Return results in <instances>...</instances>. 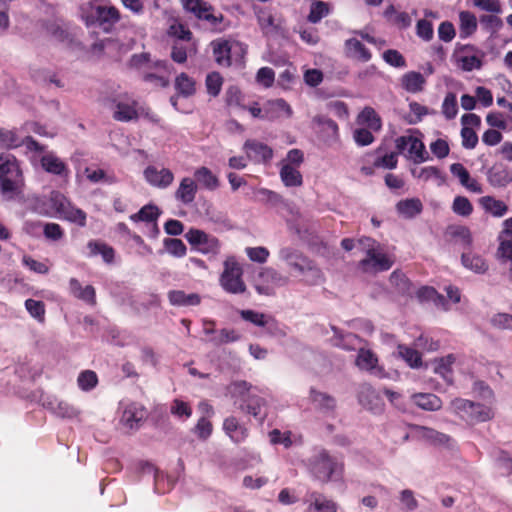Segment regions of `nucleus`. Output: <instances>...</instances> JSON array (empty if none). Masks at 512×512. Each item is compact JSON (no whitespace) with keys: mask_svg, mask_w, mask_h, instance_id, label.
Returning a JSON list of instances; mask_svg holds the SVG:
<instances>
[{"mask_svg":"<svg viewBox=\"0 0 512 512\" xmlns=\"http://www.w3.org/2000/svg\"><path fill=\"white\" fill-rule=\"evenodd\" d=\"M278 257L289 269L290 276H304L305 282L310 285L318 284L323 280L321 270L299 250L284 247L279 250Z\"/></svg>","mask_w":512,"mask_h":512,"instance_id":"nucleus-1","label":"nucleus"},{"mask_svg":"<svg viewBox=\"0 0 512 512\" xmlns=\"http://www.w3.org/2000/svg\"><path fill=\"white\" fill-rule=\"evenodd\" d=\"M254 390L252 385L246 381H236L230 386L232 396L238 398L241 402L240 409L262 422L266 416L262 413V408L265 406L266 402L263 398L255 394Z\"/></svg>","mask_w":512,"mask_h":512,"instance_id":"nucleus-2","label":"nucleus"},{"mask_svg":"<svg viewBox=\"0 0 512 512\" xmlns=\"http://www.w3.org/2000/svg\"><path fill=\"white\" fill-rule=\"evenodd\" d=\"M448 410L469 424L485 422L493 417L490 407L463 398L453 399Z\"/></svg>","mask_w":512,"mask_h":512,"instance_id":"nucleus-3","label":"nucleus"},{"mask_svg":"<svg viewBox=\"0 0 512 512\" xmlns=\"http://www.w3.org/2000/svg\"><path fill=\"white\" fill-rule=\"evenodd\" d=\"M308 468L314 478L322 482L337 480L343 473V464L331 457L325 450L309 459Z\"/></svg>","mask_w":512,"mask_h":512,"instance_id":"nucleus-4","label":"nucleus"},{"mask_svg":"<svg viewBox=\"0 0 512 512\" xmlns=\"http://www.w3.org/2000/svg\"><path fill=\"white\" fill-rule=\"evenodd\" d=\"M219 284L229 294L238 295L246 291L247 287L243 280V268L235 256H228L224 260Z\"/></svg>","mask_w":512,"mask_h":512,"instance_id":"nucleus-5","label":"nucleus"},{"mask_svg":"<svg viewBox=\"0 0 512 512\" xmlns=\"http://www.w3.org/2000/svg\"><path fill=\"white\" fill-rule=\"evenodd\" d=\"M359 243L366 249V256L358 266L365 273H377L389 270L393 261L376 246V242L371 238H363Z\"/></svg>","mask_w":512,"mask_h":512,"instance_id":"nucleus-6","label":"nucleus"},{"mask_svg":"<svg viewBox=\"0 0 512 512\" xmlns=\"http://www.w3.org/2000/svg\"><path fill=\"white\" fill-rule=\"evenodd\" d=\"M82 13L87 23L113 25L120 20L119 10L108 0H90L82 7Z\"/></svg>","mask_w":512,"mask_h":512,"instance_id":"nucleus-7","label":"nucleus"},{"mask_svg":"<svg viewBox=\"0 0 512 512\" xmlns=\"http://www.w3.org/2000/svg\"><path fill=\"white\" fill-rule=\"evenodd\" d=\"M22 182V172L16 157L10 153L0 154V188L3 193L17 191Z\"/></svg>","mask_w":512,"mask_h":512,"instance_id":"nucleus-8","label":"nucleus"},{"mask_svg":"<svg viewBox=\"0 0 512 512\" xmlns=\"http://www.w3.org/2000/svg\"><path fill=\"white\" fill-rule=\"evenodd\" d=\"M290 283V276L284 275L272 267H263L255 277L254 287L261 295H274L279 287Z\"/></svg>","mask_w":512,"mask_h":512,"instance_id":"nucleus-9","label":"nucleus"},{"mask_svg":"<svg viewBox=\"0 0 512 512\" xmlns=\"http://www.w3.org/2000/svg\"><path fill=\"white\" fill-rule=\"evenodd\" d=\"M180 1L187 12L193 14L198 20L209 23L212 27H217L224 19L223 14L216 13L214 7L205 0Z\"/></svg>","mask_w":512,"mask_h":512,"instance_id":"nucleus-10","label":"nucleus"},{"mask_svg":"<svg viewBox=\"0 0 512 512\" xmlns=\"http://www.w3.org/2000/svg\"><path fill=\"white\" fill-rule=\"evenodd\" d=\"M395 145L400 153L407 152L406 157L414 163H422L428 160V153L423 142L413 135H403L395 140Z\"/></svg>","mask_w":512,"mask_h":512,"instance_id":"nucleus-11","label":"nucleus"},{"mask_svg":"<svg viewBox=\"0 0 512 512\" xmlns=\"http://www.w3.org/2000/svg\"><path fill=\"white\" fill-rule=\"evenodd\" d=\"M185 238L190 245L197 247L198 251L203 254L216 255L220 252L221 243L218 238L203 230L191 228L186 232Z\"/></svg>","mask_w":512,"mask_h":512,"instance_id":"nucleus-12","label":"nucleus"},{"mask_svg":"<svg viewBox=\"0 0 512 512\" xmlns=\"http://www.w3.org/2000/svg\"><path fill=\"white\" fill-rule=\"evenodd\" d=\"M115 110L113 118L120 122H129L137 120L140 115L141 107L139 103L128 94L119 95L114 99Z\"/></svg>","mask_w":512,"mask_h":512,"instance_id":"nucleus-13","label":"nucleus"},{"mask_svg":"<svg viewBox=\"0 0 512 512\" xmlns=\"http://www.w3.org/2000/svg\"><path fill=\"white\" fill-rule=\"evenodd\" d=\"M355 364L360 370L367 371L378 378L386 377L384 369L378 366L377 356L369 349L358 350Z\"/></svg>","mask_w":512,"mask_h":512,"instance_id":"nucleus-14","label":"nucleus"},{"mask_svg":"<svg viewBox=\"0 0 512 512\" xmlns=\"http://www.w3.org/2000/svg\"><path fill=\"white\" fill-rule=\"evenodd\" d=\"M359 403L373 413L383 410L384 403L378 392L369 384H363L358 394Z\"/></svg>","mask_w":512,"mask_h":512,"instance_id":"nucleus-15","label":"nucleus"},{"mask_svg":"<svg viewBox=\"0 0 512 512\" xmlns=\"http://www.w3.org/2000/svg\"><path fill=\"white\" fill-rule=\"evenodd\" d=\"M243 149L247 158L254 163L267 162L273 156V150L268 145L256 140H247Z\"/></svg>","mask_w":512,"mask_h":512,"instance_id":"nucleus-16","label":"nucleus"},{"mask_svg":"<svg viewBox=\"0 0 512 512\" xmlns=\"http://www.w3.org/2000/svg\"><path fill=\"white\" fill-rule=\"evenodd\" d=\"M143 174L150 185L161 189L169 187L174 180V174L167 168L159 170L155 166H148Z\"/></svg>","mask_w":512,"mask_h":512,"instance_id":"nucleus-17","label":"nucleus"},{"mask_svg":"<svg viewBox=\"0 0 512 512\" xmlns=\"http://www.w3.org/2000/svg\"><path fill=\"white\" fill-rule=\"evenodd\" d=\"M487 181L494 188H504L512 183L509 168L502 163L491 166L487 171Z\"/></svg>","mask_w":512,"mask_h":512,"instance_id":"nucleus-18","label":"nucleus"},{"mask_svg":"<svg viewBox=\"0 0 512 512\" xmlns=\"http://www.w3.org/2000/svg\"><path fill=\"white\" fill-rule=\"evenodd\" d=\"M197 191V182L190 177H184L181 179L179 186L174 193V197L181 204L190 205L194 202Z\"/></svg>","mask_w":512,"mask_h":512,"instance_id":"nucleus-19","label":"nucleus"},{"mask_svg":"<svg viewBox=\"0 0 512 512\" xmlns=\"http://www.w3.org/2000/svg\"><path fill=\"white\" fill-rule=\"evenodd\" d=\"M451 174L458 178L460 184L467 190L474 193H482V185L474 178L470 176L469 171L461 163H453L450 165Z\"/></svg>","mask_w":512,"mask_h":512,"instance_id":"nucleus-20","label":"nucleus"},{"mask_svg":"<svg viewBox=\"0 0 512 512\" xmlns=\"http://www.w3.org/2000/svg\"><path fill=\"white\" fill-rule=\"evenodd\" d=\"M40 163L47 173L60 177H67L69 175L67 164L53 152L44 154L40 159Z\"/></svg>","mask_w":512,"mask_h":512,"instance_id":"nucleus-21","label":"nucleus"},{"mask_svg":"<svg viewBox=\"0 0 512 512\" xmlns=\"http://www.w3.org/2000/svg\"><path fill=\"white\" fill-rule=\"evenodd\" d=\"M122 47L123 46L119 43V41L111 38H106L97 41L92 45V53L98 56L104 54L111 58L119 59V51L122 49Z\"/></svg>","mask_w":512,"mask_h":512,"instance_id":"nucleus-22","label":"nucleus"},{"mask_svg":"<svg viewBox=\"0 0 512 512\" xmlns=\"http://www.w3.org/2000/svg\"><path fill=\"white\" fill-rule=\"evenodd\" d=\"M147 417V412L143 406L139 404H130L128 405L122 416V421L129 428H137L139 424L144 421Z\"/></svg>","mask_w":512,"mask_h":512,"instance_id":"nucleus-23","label":"nucleus"},{"mask_svg":"<svg viewBox=\"0 0 512 512\" xmlns=\"http://www.w3.org/2000/svg\"><path fill=\"white\" fill-rule=\"evenodd\" d=\"M223 429L234 443L244 442L248 437V429L244 425H240L233 416L224 420Z\"/></svg>","mask_w":512,"mask_h":512,"instance_id":"nucleus-24","label":"nucleus"},{"mask_svg":"<svg viewBox=\"0 0 512 512\" xmlns=\"http://www.w3.org/2000/svg\"><path fill=\"white\" fill-rule=\"evenodd\" d=\"M459 17V36L466 39L472 36L478 28V21L474 13L471 11H460Z\"/></svg>","mask_w":512,"mask_h":512,"instance_id":"nucleus-25","label":"nucleus"},{"mask_svg":"<svg viewBox=\"0 0 512 512\" xmlns=\"http://www.w3.org/2000/svg\"><path fill=\"white\" fill-rule=\"evenodd\" d=\"M161 214L160 209L153 205H144L137 213L130 215V220L133 222H146L152 223L156 233H158L157 220Z\"/></svg>","mask_w":512,"mask_h":512,"instance_id":"nucleus-26","label":"nucleus"},{"mask_svg":"<svg viewBox=\"0 0 512 512\" xmlns=\"http://www.w3.org/2000/svg\"><path fill=\"white\" fill-rule=\"evenodd\" d=\"M168 299L173 306H197L201 303V297L197 293H189L182 290H171L168 292Z\"/></svg>","mask_w":512,"mask_h":512,"instance_id":"nucleus-27","label":"nucleus"},{"mask_svg":"<svg viewBox=\"0 0 512 512\" xmlns=\"http://www.w3.org/2000/svg\"><path fill=\"white\" fill-rule=\"evenodd\" d=\"M310 400L314 407L322 412H332L336 408V400L333 396L313 388L310 390Z\"/></svg>","mask_w":512,"mask_h":512,"instance_id":"nucleus-28","label":"nucleus"},{"mask_svg":"<svg viewBox=\"0 0 512 512\" xmlns=\"http://www.w3.org/2000/svg\"><path fill=\"white\" fill-rule=\"evenodd\" d=\"M411 173L413 177L423 182L433 181L437 186H442L445 182V176L442 174L440 169L435 166L412 169Z\"/></svg>","mask_w":512,"mask_h":512,"instance_id":"nucleus-29","label":"nucleus"},{"mask_svg":"<svg viewBox=\"0 0 512 512\" xmlns=\"http://www.w3.org/2000/svg\"><path fill=\"white\" fill-rule=\"evenodd\" d=\"M345 51L349 57L356 58L362 62H368L372 57L370 51L356 38H350L345 41Z\"/></svg>","mask_w":512,"mask_h":512,"instance_id":"nucleus-30","label":"nucleus"},{"mask_svg":"<svg viewBox=\"0 0 512 512\" xmlns=\"http://www.w3.org/2000/svg\"><path fill=\"white\" fill-rule=\"evenodd\" d=\"M480 206L485 212L492 216L500 218L508 212V206L502 200H498L492 196H483L479 199Z\"/></svg>","mask_w":512,"mask_h":512,"instance_id":"nucleus-31","label":"nucleus"},{"mask_svg":"<svg viewBox=\"0 0 512 512\" xmlns=\"http://www.w3.org/2000/svg\"><path fill=\"white\" fill-rule=\"evenodd\" d=\"M194 177L195 181L198 182L202 188L210 191L216 190L220 185L218 177L205 166L197 168L194 172Z\"/></svg>","mask_w":512,"mask_h":512,"instance_id":"nucleus-32","label":"nucleus"},{"mask_svg":"<svg viewBox=\"0 0 512 512\" xmlns=\"http://www.w3.org/2000/svg\"><path fill=\"white\" fill-rule=\"evenodd\" d=\"M413 402L419 408L427 411H437L442 408V400L432 393H418L412 396Z\"/></svg>","mask_w":512,"mask_h":512,"instance_id":"nucleus-33","label":"nucleus"},{"mask_svg":"<svg viewBox=\"0 0 512 512\" xmlns=\"http://www.w3.org/2000/svg\"><path fill=\"white\" fill-rule=\"evenodd\" d=\"M425 78L420 72L410 71L401 78L402 87L410 93H418L423 90Z\"/></svg>","mask_w":512,"mask_h":512,"instance_id":"nucleus-34","label":"nucleus"},{"mask_svg":"<svg viewBox=\"0 0 512 512\" xmlns=\"http://www.w3.org/2000/svg\"><path fill=\"white\" fill-rule=\"evenodd\" d=\"M462 264L465 268L477 274H484L488 270V264L483 257L471 252L463 253Z\"/></svg>","mask_w":512,"mask_h":512,"instance_id":"nucleus-35","label":"nucleus"},{"mask_svg":"<svg viewBox=\"0 0 512 512\" xmlns=\"http://www.w3.org/2000/svg\"><path fill=\"white\" fill-rule=\"evenodd\" d=\"M24 137H21L17 129L0 128V147L15 149L23 145Z\"/></svg>","mask_w":512,"mask_h":512,"instance_id":"nucleus-36","label":"nucleus"},{"mask_svg":"<svg viewBox=\"0 0 512 512\" xmlns=\"http://www.w3.org/2000/svg\"><path fill=\"white\" fill-rule=\"evenodd\" d=\"M280 177L287 187H298L303 183L300 171L290 164H283L280 169Z\"/></svg>","mask_w":512,"mask_h":512,"instance_id":"nucleus-37","label":"nucleus"},{"mask_svg":"<svg viewBox=\"0 0 512 512\" xmlns=\"http://www.w3.org/2000/svg\"><path fill=\"white\" fill-rule=\"evenodd\" d=\"M213 47V55L218 65L229 67L230 66V49L228 40L219 39L211 43Z\"/></svg>","mask_w":512,"mask_h":512,"instance_id":"nucleus-38","label":"nucleus"},{"mask_svg":"<svg viewBox=\"0 0 512 512\" xmlns=\"http://www.w3.org/2000/svg\"><path fill=\"white\" fill-rule=\"evenodd\" d=\"M48 408L58 417L73 418L78 415V410L64 400L54 399L48 402Z\"/></svg>","mask_w":512,"mask_h":512,"instance_id":"nucleus-39","label":"nucleus"},{"mask_svg":"<svg viewBox=\"0 0 512 512\" xmlns=\"http://www.w3.org/2000/svg\"><path fill=\"white\" fill-rule=\"evenodd\" d=\"M399 214L406 218H413L422 211V203L417 198L401 200L396 205Z\"/></svg>","mask_w":512,"mask_h":512,"instance_id":"nucleus-40","label":"nucleus"},{"mask_svg":"<svg viewBox=\"0 0 512 512\" xmlns=\"http://www.w3.org/2000/svg\"><path fill=\"white\" fill-rule=\"evenodd\" d=\"M447 235L455 242L470 247L472 244V234L468 227L462 225L450 226L447 229Z\"/></svg>","mask_w":512,"mask_h":512,"instance_id":"nucleus-41","label":"nucleus"},{"mask_svg":"<svg viewBox=\"0 0 512 512\" xmlns=\"http://www.w3.org/2000/svg\"><path fill=\"white\" fill-rule=\"evenodd\" d=\"M87 248L90 251V256L100 254L103 260L108 264L112 263L114 260V249L103 242L91 240L88 242Z\"/></svg>","mask_w":512,"mask_h":512,"instance_id":"nucleus-42","label":"nucleus"},{"mask_svg":"<svg viewBox=\"0 0 512 512\" xmlns=\"http://www.w3.org/2000/svg\"><path fill=\"white\" fill-rule=\"evenodd\" d=\"M167 35L177 40L189 42L193 34L190 29L177 19H174L167 29Z\"/></svg>","mask_w":512,"mask_h":512,"instance_id":"nucleus-43","label":"nucleus"},{"mask_svg":"<svg viewBox=\"0 0 512 512\" xmlns=\"http://www.w3.org/2000/svg\"><path fill=\"white\" fill-rule=\"evenodd\" d=\"M358 123L368 126L369 129L378 131L381 129V119L371 107H365L358 115Z\"/></svg>","mask_w":512,"mask_h":512,"instance_id":"nucleus-44","label":"nucleus"},{"mask_svg":"<svg viewBox=\"0 0 512 512\" xmlns=\"http://www.w3.org/2000/svg\"><path fill=\"white\" fill-rule=\"evenodd\" d=\"M336 510V503L320 494L313 497L308 508V512H336Z\"/></svg>","mask_w":512,"mask_h":512,"instance_id":"nucleus-45","label":"nucleus"},{"mask_svg":"<svg viewBox=\"0 0 512 512\" xmlns=\"http://www.w3.org/2000/svg\"><path fill=\"white\" fill-rule=\"evenodd\" d=\"M175 89L179 95L189 97L196 91L195 81L186 73H181L175 79Z\"/></svg>","mask_w":512,"mask_h":512,"instance_id":"nucleus-46","label":"nucleus"},{"mask_svg":"<svg viewBox=\"0 0 512 512\" xmlns=\"http://www.w3.org/2000/svg\"><path fill=\"white\" fill-rule=\"evenodd\" d=\"M258 24L265 35H272L278 31V24L274 16L265 10H260L257 13Z\"/></svg>","mask_w":512,"mask_h":512,"instance_id":"nucleus-47","label":"nucleus"},{"mask_svg":"<svg viewBox=\"0 0 512 512\" xmlns=\"http://www.w3.org/2000/svg\"><path fill=\"white\" fill-rule=\"evenodd\" d=\"M417 296L421 301H433L435 305L443 310H448L444 296L437 293L432 287H422L418 290Z\"/></svg>","mask_w":512,"mask_h":512,"instance_id":"nucleus-48","label":"nucleus"},{"mask_svg":"<svg viewBox=\"0 0 512 512\" xmlns=\"http://www.w3.org/2000/svg\"><path fill=\"white\" fill-rule=\"evenodd\" d=\"M398 355L411 367L419 368L422 365V358L416 349L406 345H398Z\"/></svg>","mask_w":512,"mask_h":512,"instance_id":"nucleus-49","label":"nucleus"},{"mask_svg":"<svg viewBox=\"0 0 512 512\" xmlns=\"http://www.w3.org/2000/svg\"><path fill=\"white\" fill-rule=\"evenodd\" d=\"M330 13L329 4L324 1H314L311 4L310 12L308 14V21L310 23L316 24L320 22L324 17H326Z\"/></svg>","mask_w":512,"mask_h":512,"instance_id":"nucleus-50","label":"nucleus"},{"mask_svg":"<svg viewBox=\"0 0 512 512\" xmlns=\"http://www.w3.org/2000/svg\"><path fill=\"white\" fill-rule=\"evenodd\" d=\"M482 29L491 35L496 34L502 27L503 21L498 14H483L479 18Z\"/></svg>","mask_w":512,"mask_h":512,"instance_id":"nucleus-51","label":"nucleus"},{"mask_svg":"<svg viewBox=\"0 0 512 512\" xmlns=\"http://www.w3.org/2000/svg\"><path fill=\"white\" fill-rule=\"evenodd\" d=\"M267 112L272 113V116L279 117L285 115L286 117H291L292 109L290 105L284 99H275L270 100L266 104Z\"/></svg>","mask_w":512,"mask_h":512,"instance_id":"nucleus-52","label":"nucleus"},{"mask_svg":"<svg viewBox=\"0 0 512 512\" xmlns=\"http://www.w3.org/2000/svg\"><path fill=\"white\" fill-rule=\"evenodd\" d=\"M228 45L230 49V66L235 64H240L243 62L244 57L247 53V45L237 41V40H228Z\"/></svg>","mask_w":512,"mask_h":512,"instance_id":"nucleus-53","label":"nucleus"},{"mask_svg":"<svg viewBox=\"0 0 512 512\" xmlns=\"http://www.w3.org/2000/svg\"><path fill=\"white\" fill-rule=\"evenodd\" d=\"M452 211L459 216L468 217L473 212V205L465 196H456L453 200Z\"/></svg>","mask_w":512,"mask_h":512,"instance_id":"nucleus-54","label":"nucleus"},{"mask_svg":"<svg viewBox=\"0 0 512 512\" xmlns=\"http://www.w3.org/2000/svg\"><path fill=\"white\" fill-rule=\"evenodd\" d=\"M240 339L239 333L234 329H221L218 333L211 337L209 341L216 346L227 343L236 342Z\"/></svg>","mask_w":512,"mask_h":512,"instance_id":"nucleus-55","label":"nucleus"},{"mask_svg":"<svg viewBox=\"0 0 512 512\" xmlns=\"http://www.w3.org/2000/svg\"><path fill=\"white\" fill-rule=\"evenodd\" d=\"M164 247L169 254L178 258L184 257L187 252L184 242L177 238L164 239Z\"/></svg>","mask_w":512,"mask_h":512,"instance_id":"nucleus-56","label":"nucleus"},{"mask_svg":"<svg viewBox=\"0 0 512 512\" xmlns=\"http://www.w3.org/2000/svg\"><path fill=\"white\" fill-rule=\"evenodd\" d=\"M65 207L66 209L60 214L61 217L82 227L86 225V213L83 210L73 207L71 204Z\"/></svg>","mask_w":512,"mask_h":512,"instance_id":"nucleus-57","label":"nucleus"},{"mask_svg":"<svg viewBox=\"0 0 512 512\" xmlns=\"http://www.w3.org/2000/svg\"><path fill=\"white\" fill-rule=\"evenodd\" d=\"M25 308L28 313L38 322L43 323L45 320V304L42 301L27 299Z\"/></svg>","mask_w":512,"mask_h":512,"instance_id":"nucleus-58","label":"nucleus"},{"mask_svg":"<svg viewBox=\"0 0 512 512\" xmlns=\"http://www.w3.org/2000/svg\"><path fill=\"white\" fill-rule=\"evenodd\" d=\"M499 246L496 251V257L500 261H512V239H507L498 235Z\"/></svg>","mask_w":512,"mask_h":512,"instance_id":"nucleus-59","label":"nucleus"},{"mask_svg":"<svg viewBox=\"0 0 512 512\" xmlns=\"http://www.w3.org/2000/svg\"><path fill=\"white\" fill-rule=\"evenodd\" d=\"M205 82L208 94L213 97L218 96L223 85V78L220 73L212 72L208 74Z\"/></svg>","mask_w":512,"mask_h":512,"instance_id":"nucleus-60","label":"nucleus"},{"mask_svg":"<svg viewBox=\"0 0 512 512\" xmlns=\"http://www.w3.org/2000/svg\"><path fill=\"white\" fill-rule=\"evenodd\" d=\"M77 382L80 389L89 391L97 385L98 378L94 371L85 370L79 374Z\"/></svg>","mask_w":512,"mask_h":512,"instance_id":"nucleus-61","label":"nucleus"},{"mask_svg":"<svg viewBox=\"0 0 512 512\" xmlns=\"http://www.w3.org/2000/svg\"><path fill=\"white\" fill-rule=\"evenodd\" d=\"M490 324L498 330H512V314L496 313L491 317Z\"/></svg>","mask_w":512,"mask_h":512,"instance_id":"nucleus-62","label":"nucleus"},{"mask_svg":"<svg viewBox=\"0 0 512 512\" xmlns=\"http://www.w3.org/2000/svg\"><path fill=\"white\" fill-rule=\"evenodd\" d=\"M458 112L456 95L448 93L442 103V113L447 119H453Z\"/></svg>","mask_w":512,"mask_h":512,"instance_id":"nucleus-63","label":"nucleus"},{"mask_svg":"<svg viewBox=\"0 0 512 512\" xmlns=\"http://www.w3.org/2000/svg\"><path fill=\"white\" fill-rule=\"evenodd\" d=\"M383 59L384 61L389 64L390 66L397 67V68H404L406 67V60L403 57V55L395 50V49H388L383 53Z\"/></svg>","mask_w":512,"mask_h":512,"instance_id":"nucleus-64","label":"nucleus"}]
</instances>
